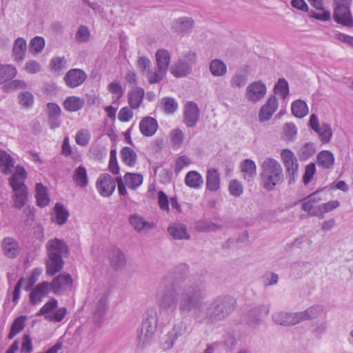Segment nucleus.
<instances>
[{
  "instance_id": "6ab92c4d",
  "label": "nucleus",
  "mask_w": 353,
  "mask_h": 353,
  "mask_svg": "<svg viewBox=\"0 0 353 353\" xmlns=\"http://www.w3.org/2000/svg\"><path fill=\"white\" fill-rule=\"evenodd\" d=\"M278 108V101L274 95H271L259 113V119L261 122L268 121Z\"/></svg>"
},
{
  "instance_id": "37998d69",
  "label": "nucleus",
  "mask_w": 353,
  "mask_h": 353,
  "mask_svg": "<svg viewBox=\"0 0 353 353\" xmlns=\"http://www.w3.org/2000/svg\"><path fill=\"white\" fill-rule=\"evenodd\" d=\"M37 205L40 207H45L48 205L50 198L47 189L41 183L36 184V195Z\"/></svg>"
},
{
  "instance_id": "bf43d9fd",
  "label": "nucleus",
  "mask_w": 353,
  "mask_h": 353,
  "mask_svg": "<svg viewBox=\"0 0 353 353\" xmlns=\"http://www.w3.org/2000/svg\"><path fill=\"white\" fill-rule=\"evenodd\" d=\"M91 134L86 129H81L75 136L76 143L81 146H86L90 140Z\"/></svg>"
},
{
  "instance_id": "4d7b16f0",
  "label": "nucleus",
  "mask_w": 353,
  "mask_h": 353,
  "mask_svg": "<svg viewBox=\"0 0 353 353\" xmlns=\"http://www.w3.org/2000/svg\"><path fill=\"white\" fill-rule=\"evenodd\" d=\"M161 105L166 114H173L178 108V103L174 98L164 97L161 100Z\"/></svg>"
},
{
  "instance_id": "4be33fe9",
  "label": "nucleus",
  "mask_w": 353,
  "mask_h": 353,
  "mask_svg": "<svg viewBox=\"0 0 353 353\" xmlns=\"http://www.w3.org/2000/svg\"><path fill=\"white\" fill-rule=\"evenodd\" d=\"M129 222L132 227L138 232H148L155 226L153 223L145 221L142 216L138 214L130 215Z\"/></svg>"
},
{
  "instance_id": "412c9836",
  "label": "nucleus",
  "mask_w": 353,
  "mask_h": 353,
  "mask_svg": "<svg viewBox=\"0 0 353 353\" xmlns=\"http://www.w3.org/2000/svg\"><path fill=\"white\" fill-rule=\"evenodd\" d=\"M187 332L186 324L180 321L174 325L173 329L168 335V340L163 343L164 349H170L173 347L175 341L179 336L183 335Z\"/></svg>"
},
{
  "instance_id": "c756f323",
  "label": "nucleus",
  "mask_w": 353,
  "mask_h": 353,
  "mask_svg": "<svg viewBox=\"0 0 353 353\" xmlns=\"http://www.w3.org/2000/svg\"><path fill=\"white\" fill-rule=\"evenodd\" d=\"M14 165L13 158L7 152L0 150V172L3 174H10L12 172Z\"/></svg>"
},
{
  "instance_id": "ea45409f",
  "label": "nucleus",
  "mask_w": 353,
  "mask_h": 353,
  "mask_svg": "<svg viewBox=\"0 0 353 353\" xmlns=\"http://www.w3.org/2000/svg\"><path fill=\"white\" fill-rule=\"evenodd\" d=\"M334 163V154L329 150H323L317 156V163L324 168H332Z\"/></svg>"
},
{
  "instance_id": "de8ad7c7",
  "label": "nucleus",
  "mask_w": 353,
  "mask_h": 353,
  "mask_svg": "<svg viewBox=\"0 0 353 353\" xmlns=\"http://www.w3.org/2000/svg\"><path fill=\"white\" fill-rule=\"evenodd\" d=\"M316 152V147L313 143L304 144L298 151L297 154L301 161L308 159Z\"/></svg>"
},
{
  "instance_id": "c03bdc74",
  "label": "nucleus",
  "mask_w": 353,
  "mask_h": 353,
  "mask_svg": "<svg viewBox=\"0 0 353 353\" xmlns=\"http://www.w3.org/2000/svg\"><path fill=\"white\" fill-rule=\"evenodd\" d=\"M291 110L294 116L303 118L307 114L308 108L304 101L299 99L292 103Z\"/></svg>"
},
{
  "instance_id": "393cba45",
  "label": "nucleus",
  "mask_w": 353,
  "mask_h": 353,
  "mask_svg": "<svg viewBox=\"0 0 353 353\" xmlns=\"http://www.w3.org/2000/svg\"><path fill=\"white\" fill-rule=\"evenodd\" d=\"M3 254L8 258H15L19 254V244L13 238L6 237L1 243Z\"/></svg>"
},
{
  "instance_id": "2eb2a0df",
  "label": "nucleus",
  "mask_w": 353,
  "mask_h": 353,
  "mask_svg": "<svg viewBox=\"0 0 353 353\" xmlns=\"http://www.w3.org/2000/svg\"><path fill=\"white\" fill-rule=\"evenodd\" d=\"M272 319L274 323L285 326L301 323L299 312H276L272 314Z\"/></svg>"
},
{
  "instance_id": "8fccbe9b",
  "label": "nucleus",
  "mask_w": 353,
  "mask_h": 353,
  "mask_svg": "<svg viewBox=\"0 0 353 353\" xmlns=\"http://www.w3.org/2000/svg\"><path fill=\"white\" fill-rule=\"evenodd\" d=\"M108 306V296L103 294L97 301L96 308L94 312L95 318L100 320L105 314Z\"/></svg>"
},
{
  "instance_id": "774afa93",
  "label": "nucleus",
  "mask_w": 353,
  "mask_h": 353,
  "mask_svg": "<svg viewBox=\"0 0 353 353\" xmlns=\"http://www.w3.org/2000/svg\"><path fill=\"white\" fill-rule=\"evenodd\" d=\"M20 103L25 107L29 108L32 106L34 102V97L29 92H24L19 96Z\"/></svg>"
},
{
  "instance_id": "4c0bfd02",
  "label": "nucleus",
  "mask_w": 353,
  "mask_h": 353,
  "mask_svg": "<svg viewBox=\"0 0 353 353\" xmlns=\"http://www.w3.org/2000/svg\"><path fill=\"white\" fill-rule=\"evenodd\" d=\"M185 183L191 188L199 189L203 183V179L198 172L192 170L186 174Z\"/></svg>"
},
{
  "instance_id": "4468645a",
  "label": "nucleus",
  "mask_w": 353,
  "mask_h": 353,
  "mask_svg": "<svg viewBox=\"0 0 353 353\" xmlns=\"http://www.w3.org/2000/svg\"><path fill=\"white\" fill-rule=\"evenodd\" d=\"M269 311L268 305H261L252 308L246 314L248 324L252 327H256L261 323L263 316L268 315Z\"/></svg>"
},
{
  "instance_id": "6e6552de",
  "label": "nucleus",
  "mask_w": 353,
  "mask_h": 353,
  "mask_svg": "<svg viewBox=\"0 0 353 353\" xmlns=\"http://www.w3.org/2000/svg\"><path fill=\"white\" fill-rule=\"evenodd\" d=\"M58 301L54 298H51L39 310L37 316H44L46 320L50 322H61L68 313L65 307H59Z\"/></svg>"
},
{
  "instance_id": "ddd939ff",
  "label": "nucleus",
  "mask_w": 353,
  "mask_h": 353,
  "mask_svg": "<svg viewBox=\"0 0 353 353\" xmlns=\"http://www.w3.org/2000/svg\"><path fill=\"white\" fill-rule=\"evenodd\" d=\"M96 187L102 196L108 197L115 190L116 180L114 181L109 174H101L97 181Z\"/></svg>"
},
{
  "instance_id": "9b49d317",
  "label": "nucleus",
  "mask_w": 353,
  "mask_h": 353,
  "mask_svg": "<svg viewBox=\"0 0 353 353\" xmlns=\"http://www.w3.org/2000/svg\"><path fill=\"white\" fill-rule=\"evenodd\" d=\"M72 285L73 280L71 276L68 273L63 272L53 279L52 281L50 283V288L54 294H59L70 291Z\"/></svg>"
},
{
  "instance_id": "79ce46f5",
  "label": "nucleus",
  "mask_w": 353,
  "mask_h": 353,
  "mask_svg": "<svg viewBox=\"0 0 353 353\" xmlns=\"http://www.w3.org/2000/svg\"><path fill=\"white\" fill-rule=\"evenodd\" d=\"M26 50V41L23 38H17L13 47V55L14 59L18 61H21L24 59L25 52Z\"/></svg>"
},
{
  "instance_id": "c9c22d12",
  "label": "nucleus",
  "mask_w": 353,
  "mask_h": 353,
  "mask_svg": "<svg viewBox=\"0 0 353 353\" xmlns=\"http://www.w3.org/2000/svg\"><path fill=\"white\" fill-rule=\"evenodd\" d=\"M84 104V99L79 97L71 96L65 99L63 107L68 112H77L82 109Z\"/></svg>"
},
{
  "instance_id": "09e8293b",
  "label": "nucleus",
  "mask_w": 353,
  "mask_h": 353,
  "mask_svg": "<svg viewBox=\"0 0 353 353\" xmlns=\"http://www.w3.org/2000/svg\"><path fill=\"white\" fill-rule=\"evenodd\" d=\"M26 319V316H20L14 319L8 336L9 339H13L18 333H19L24 328Z\"/></svg>"
},
{
  "instance_id": "9d476101",
  "label": "nucleus",
  "mask_w": 353,
  "mask_h": 353,
  "mask_svg": "<svg viewBox=\"0 0 353 353\" xmlns=\"http://www.w3.org/2000/svg\"><path fill=\"white\" fill-rule=\"evenodd\" d=\"M309 125L318 134L323 143H327L330 141L333 132L329 124L323 123L320 125L317 116L312 114L310 118Z\"/></svg>"
},
{
  "instance_id": "a878e982",
  "label": "nucleus",
  "mask_w": 353,
  "mask_h": 353,
  "mask_svg": "<svg viewBox=\"0 0 353 353\" xmlns=\"http://www.w3.org/2000/svg\"><path fill=\"white\" fill-rule=\"evenodd\" d=\"M27 178V172L24 168L17 165L15 171L9 179V184L12 188L26 187L24 181Z\"/></svg>"
},
{
  "instance_id": "c85d7f7f",
  "label": "nucleus",
  "mask_w": 353,
  "mask_h": 353,
  "mask_svg": "<svg viewBox=\"0 0 353 353\" xmlns=\"http://www.w3.org/2000/svg\"><path fill=\"white\" fill-rule=\"evenodd\" d=\"M14 194L12 196V201L14 202L13 206L20 210L24 206L28 199V190L27 187L12 188Z\"/></svg>"
},
{
  "instance_id": "423d86ee",
  "label": "nucleus",
  "mask_w": 353,
  "mask_h": 353,
  "mask_svg": "<svg viewBox=\"0 0 353 353\" xmlns=\"http://www.w3.org/2000/svg\"><path fill=\"white\" fill-rule=\"evenodd\" d=\"M196 61V54L193 51H188L179 58L176 63L170 68L174 77H184L192 72V66Z\"/></svg>"
},
{
  "instance_id": "7c9ffc66",
  "label": "nucleus",
  "mask_w": 353,
  "mask_h": 353,
  "mask_svg": "<svg viewBox=\"0 0 353 353\" xmlns=\"http://www.w3.org/2000/svg\"><path fill=\"white\" fill-rule=\"evenodd\" d=\"M206 188L211 192H215L220 188V175L216 169L210 168L207 171Z\"/></svg>"
},
{
  "instance_id": "b1692460",
  "label": "nucleus",
  "mask_w": 353,
  "mask_h": 353,
  "mask_svg": "<svg viewBox=\"0 0 353 353\" xmlns=\"http://www.w3.org/2000/svg\"><path fill=\"white\" fill-rule=\"evenodd\" d=\"M141 134L145 137H152L158 129V123L155 119L146 117L141 119L139 123Z\"/></svg>"
},
{
  "instance_id": "a18cd8bd",
  "label": "nucleus",
  "mask_w": 353,
  "mask_h": 353,
  "mask_svg": "<svg viewBox=\"0 0 353 353\" xmlns=\"http://www.w3.org/2000/svg\"><path fill=\"white\" fill-rule=\"evenodd\" d=\"M121 157L123 162L127 165L134 166L137 163V155L131 148H123L121 150Z\"/></svg>"
},
{
  "instance_id": "2f4dec72",
  "label": "nucleus",
  "mask_w": 353,
  "mask_h": 353,
  "mask_svg": "<svg viewBox=\"0 0 353 353\" xmlns=\"http://www.w3.org/2000/svg\"><path fill=\"white\" fill-rule=\"evenodd\" d=\"M145 91L142 88L136 87L128 93V103L132 109L138 108L142 103Z\"/></svg>"
},
{
  "instance_id": "473e14b6",
  "label": "nucleus",
  "mask_w": 353,
  "mask_h": 353,
  "mask_svg": "<svg viewBox=\"0 0 353 353\" xmlns=\"http://www.w3.org/2000/svg\"><path fill=\"white\" fill-rule=\"evenodd\" d=\"M155 57L157 68L167 72L171 59L170 52L165 49H159L157 51Z\"/></svg>"
},
{
  "instance_id": "864d4df0",
  "label": "nucleus",
  "mask_w": 353,
  "mask_h": 353,
  "mask_svg": "<svg viewBox=\"0 0 353 353\" xmlns=\"http://www.w3.org/2000/svg\"><path fill=\"white\" fill-rule=\"evenodd\" d=\"M54 210L56 212V222L59 225H63L68 220L69 213L64 208L63 205L59 203H56Z\"/></svg>"
},
{
  "instance_id": "f257e3e1",
  "label": "nucleus",
  "mask_w": 353,
  "mask_h": 353,
  "mask_svg": "<svg viewBox=\"0 0 353 353\" xmlns=\"http://www.w3.org/2000/svg\"><path fill=\"white\" fill-rule=\"evenodd\" d=\"M205 279L203 276L196 275L188 281L181 294L180 314L192 313L196 321L207 324L226 319L234 309V299L228 295L219 296L208 301L205 307H202V302L205 296Z\"/></svg>"
},
{
  "instance_id": "5701e85b",
  "label": "nucleus",
  "mask_w": 353,
  "mask_h": 353,
  "mask_svg": "<svg viewBox=\"0 0 353 353\" xmlns=\"http://www.w3.org/2000/svg\"><path fill=\"white\" fill-rule=\"evenodd\" d=\"M108 259L111 267L116 270H121L126 265V259L123 252L119 248H113L108 253Z\"/></svg>"
},
{
  "instance_id": "6e6d98bb",
  "label": "nucleus",
  "mask_w": 353,
  "mask_h": 353,
  "mask_svg": "<svg viewBox=\"0 0 353 353\" xmlns=\"http://www.w3.org/2000/svg\"><path fill=\"white\" fill-rule=\"evenodd\" d=\"M50 65L52 71L59 74L62 70L67 68V60L64 57H56L52 59Z\"/></svg>"
},
{
  "instance_id": "5fc2aeb1",
  "label": "nucleus",
  "mask_w": 353,
  "mask_h": 353,
  "mask_svg": "<svg viewBox=\"0 0 353 353\" xmlns=\"http://www.w3.org/2000/svg\"><path fill=\"white\" fill-rule=\"evenodd\" d=\"M194 26V21L191 18L183 17L176 21V30L181 32H189Z\"/></svg>"
},
{
  "instance_id": "cd10ccee",
  "label": "nucleus",
  "mask_w": 353,
  "mask_h": 353,
  "mask_svg": "<svg viewBox=\"0 0 353 353\" xmlns=\"http://www.w3.org/2000/svg\"><path fill=\"white\" fill-rule=\"evenodd\" d=\"M168 232L174 239L189 240L190 236L187 231L186 226L179 223H174L168 228Z\"/></svg>"
},
{
  "instance_id": "338daca9",
  "label": "nucleus",
  "mask_w": 353,
  "mask_h": 353,
  "mask_svg": "<svg viewBox=\"0 0 353 353\" xmlns=\"http://www.w3.org/2000/svg\"><path fill=\"white\" fill-rule=\"evenodd\" d=\"M190 159L185 155H183L178 157L175 161V173H179L184 167L188 166V165H190Z\"/></svg>"
},
{
  "instance_id": "603ef678",
  "label": "nucleus",
  "mask_w": 353,
  "mask_h": 353,
  "mask_svg": "<svg viewBox=\"0 0 353 353\" xmlns=\"http://www.w3.org/2000/svg\"><path fill=\"white\" fill-rule=\"evenodd\" d=\"M247 83V75L243 72L234 73L230 80L232 88H241Z\"/></svg>"
},
{
  "instance_id": "0eeeda50",
  "label": "nucleus",
  "mask_w": 353,
  "mask_h": 353,
  "mask_svg": "<svg viewBox=\"0 0 353 353\" xmlns=\"http://www.w3.org/2000/svg\"><path fill=\"white\" fill-rule=\"evenodd\" d=\"M352 0H333V19L337 23L347 27L353 26V19L350 7Z\"/></svg>"
},
{
  "instance_id": "f704fd0d",
  "label": "nucleus",
  "mask_w": 353,
  "mask_h": 353,
  "mask_svg": "<svg viewBox=\"0 0 353 353\" xmlns=\"http://www.w3.org/2000/svg\"><path fill=\"white\" fill-rule=\"evenodd\" d=\"M323 308L321 305H314L304 311L299 312L301 322L316 319L323 312Z\"/></svg>"
},
{
  "instance_id": "e433bc0d",
  "label": "nucleus",
  "mask_w": 353,
  "mask_h": 353,
  "mask_svg": "<svg viewBox=\"0 0 353 353\" xmlns=\"http://www.w3.org/2000/svg\"><path fill=\"white\" fill-rule=\"evenodd\" d=\"M17 73L14 66L0 63V85L8 82L16 77Z\"/></svg>"
},
{
  "instance_id": "69168bd1",
  "label": "nucleus",
  "mask_w": 353,
  "mask_h": 353,
  "mask_svg": "<svg viewBox=\"0 0 353 353\" xmlns=\"http://www.w3.org/2000/svg\"><path fill=\"white\" fill-rule=\"evenodd\" d=\"M90 35L88 28L85 26H81L76 33V39L81 43H85L89 40Z\"/></svg>"
},
{
  "instance_id": "aec40b11",
  "label": "nucleus",
  "mask_w": 353,
  "mask_h": 353,
  "mask_svg": "<svg viewBox=\"0 0 353 353\" xmlns=\"http://www.w3.org/2000/svg\"><path fill=\"white\" fill-rule=\"evenodd\" d=\"M50 283L43 281L37 284L30 293V302L32 305H37L42 301L50 290Z\"/></svg>"
},
{
  "instance_id": "58836bf2",
  "label": "nucleus",
  "mask_w": 353,
  "mask_h": 353,
  "mask_svg": "<svg viewBox=\"0 0 353 353\" xmlns=\"http://www.w3.org/2000/svg\"><path fill=\"white\" fill-rule=\"evenodd\" d=\"M285 168L286 178L288 181V184L292 185L294 183L298 177L299 163L297 159H294V161L289 162V163H284Z\"/></svg>"
},
{
  "instance_id": "f8f14e48",
  "label": "nucleus",
  "mask_w": 353,
  "mask_h": 353,
  "mask_svg": "<svg viewBox=\"0 0 353 353\" xmlns=\"http://www.w3.org/2000/svg\"><path fill=\"white\" fill-rule=\"evenodd\" d=\"M267 93V87L261 81H256L250 83L245 92L248 101L256 103L261 101Z\"/></svg>"
},
{
  "instance_id": "13d9d810",
  "label": "nucleus",
  "mask_w": 353,
  "mask_h": 353,
  "mask_svg": "<svg viewBox=\"0 0 353 353\" xmlns=\"http://www.w3.org/2000/svg\"><path fill=\"white\" fill-rule=\"evenodd\" d=\"M165 72L157 68V70H148L146 77L150 84L159 83L164 77Z\"/></svg>"
},
{
  "instance_id": "1a4fd4ad",
  "label": "nucleus",
  "mask_w": 353,
  "mask_h": 353,
  "mask_svg": "<svg viewBox=\"0 0 353 353\" xmlns=\"http://www.w3.org/2000/svg\"><path fill=\"white\" fill-rule=\"evenodd\" d=\"M151 314H147L138 330L139 345L141 347L150 341L156 331L157 322L156 314L153 315V311H151Z\"/></svg>"
},
{
  "instance_id": "20e7f679",
  "label": "nucleus",
  "mask_w": 353,
  "mask_h": 353,
  "mask_svg": "<svg viewBox=\"0 0 353 353\" xmlns=\"http://www.w3.org/2000/svg\"><path fill=\"white\" fill-rule=\"evenodd\" d=\"M260 174L261 185L267 191H272L277 185L284 181L283 168L280 163L271 157L264 159L261 165Z\"/></svg>"
},
{
  "instance_id": "e2e57ef3",
  "label": "nucleus",
  "mask_w": 353,
  "mask_h": 353,
  "mask_svg": "<svg viewBox=\"0 0 353 353\" xmlns=\"http://www.w3.org/2000/svg\"><path fill=\"white\" fill-rule=\"evenodd\" d=\"M263 283L265 286L276 285L279 282V276L272 272H267L262 276Z\"/></svg>"
},
{
  "instance_id": "f03ea898",
  "label": "nucleus",
  "mask_w": 353,
  "mask_h": 353,
  "mask_svg": "<svg viewBox=\"0 0 353 353\" xmlns=\"http://www.w3.org/2000/svg\"><path fill=\"white\" fill-rule=\"evenodd\" d=\"M178 292L175 285L170 278H164L157 290V303L159 308L160 316L164 314L168 320H172V314L176 311L177 305L179 306L181 294Z\"/></svg>"
},
{
  "instance_id": "49530a36",
  "label": "nucleus",
  "mask_w": 353,
  "mask_h": 353,
  "mask_svg": "<svg viewBox=\"0 0 353 353\" xmlns=\"http://www.w3.org/2000/svg\"><path fill=\"white\" fill-rule=\"evenodd\" d=\"M73 179L77 185L81 188L86 187L88 183L86 169L82 165L79 166L74 170Z\"/></svg>"
},
{
  "instance_id": "0e129e2a",
  "label": "nucleus",
  "mask_w": 353,
  "mask_h": 353,
  "mask_svg": "<svg viewBox=\"0 0 353 353\" xmlns=\"http://www.w3.org/2000/svg\"><path fill=\"white\" fill-rule=\"evenodd\" d=\"M229 191L231 195L234 196H239L243 194V188L239 181L234 179L230 182Z\"/></svg>"
},
{
  "instance_id": "052dcab7",
  "label": "nucleus",
  "mask_w": 353,
  "mask_h": 353,
  "mask_svg": "<svg viewBox=\"0 0 353 353\" xmlns=\"http://www.w3.org/2000/svg\"><path fill=\"white\" fill-rule=\"evenodd\" d=\"M45 46V41L41 37H35L30 43L29 50L34 53L41 52Z\"/></svg>"
},
{
  "instance_id": "f3484780",
  "label": "nucleus",
  "mask_w": 353,
  "mask_h": 353,
  "mask_svg": "<svg viewBox=\"0 0 353 353\" xmlns=\"http://www.w3.org/2000/svg\"><path fill=\"white\" fill-rule=\"evenodd\" d=\"M85 72L81 69H71L64 77L65 84L70 88H76L81 85L86 79Z\"/></svg>"
},
{
  "instance_id": "72a5a7b5",
  "label": "nucleus",
  "mask_w": 353,
  "mask_h": 353,
  "mask_svg": "<svg viewBox=\"0 0 353 353\" xmlns=\"http://www.w3.org/2000/svg\"><path fill=\"white\" fill-rule=\"evenodd\" d=\"M209 70L212 76L222 77L226 74L228 68L226 64L222 60L214 59L210 61Z\"/></svg>"
},
{
  "instance_id": "7ed1b4c3",
  "label": "nucleus",
  "mask_w": 353,
  "mask_h": 353,
  "mask_svg": "<svg viewBox=\"0 0 353 353\" xmlns=\"http://www.w3.org/2000/svg\"><path fill=\"white\" fill-rule=\"evenodd\" d=\"M46 274L54 276L63 268V258L68 256L69 248L65 242L59 239L49 240L46 244Z\"/></svg>"
},
{
  "instance_id": "39448f33",
  "label": "nucleus",
  "mask_w": 353,
  "mask_h": 353,
  "mask_svg": "<svg viewBox=\"0 0 353 353\" xmlns=\"http://www.w3.org/2000/svg\"><path fill=\"white\" fill-rule=\"evenodd\" d=\"M323 190H316L301 201V208L309 216L322 219L321 202L326 200Z\"/></svg>"
},
{
  "instance_id": "a211bd4d",
  "label": "nucleus",
  "mask_w": 353,
  "mask_h": 353,
  "mask_svg": "<svg viewBox=\"0 0 353 353\" xmlns=\"http://www.w3.org/2000/svg\"><path fill=\"white\" fill-rule=\"evenodd\" d=\"M199 109L194 102H188L185 108L183 121L188 128L196 125L199 118Z\"/></svg>"
},
{
  "instance_id": "dca6fc26",
  "label": "nucleus",
  "mask_w": 353,
  "mask_h": 353,
  "mask_svg": "<svg viewBox=\"0 0 353 353\" xmlns=\"http://www.w3.org/2000/svg\"><path fill=\"white\" fill-rule=\"evenodd\" d=\"M310 4L316 10L320 11L316 12L313 10H310L308 16L315 19L322 21H329L331 19V13L328 10L323 7V0H307Z\"/></svg>"
},
{
  "instance_id": "bb28decb",
  "label": "nucleus",
  "mask_w": 353,
  "mask_h": 353,
  "mask_svg": "<svg viewBox=\"0 0 353 353\" xmlns=\"http://www.w3.org/2000/svg\"><path fill=\"white\" fill-rule=\"evenodd\" d=\"M241 172L245 180L251 181L256 175V165L249 159H245L240 164Z\"/></svg>"
},
{
  "instance_id": "a19ab883",
  "label": "nucleus",
  "mask_w": 353,
  "mask_h": 353,
  "mask_svg": "<svg viewBox=\"0 0 353 353\" xmlns=\"http://www.w3.org/2000/svg\"><path fill=\"white\" fill-rule=\"evenodd\" d=\"M123 180L129 188L135 190L142 184L143 177L141 174L128 172Z\"/></svg>"
},
{
  "instance_id": "680f3d73",
  "label": "nucleus",
  "mask_w": 353,
  "mask_h": 353,
  "mask_svg": "<svg viewBox=\"0 0 353 353\" xmlns=\"http://www.w3.org/2000/svg\"><path fill=\"white\" fill-rule=\"evenodd\" d=\"M274 90L279 93L283 98L286 97L289 93L288 83L285 79H279L275 84Z\"/></svg>"
},
{
  "instance_id": "3c124183",
  "label": "nucleus",
  "mask_w": 353,
  "mask_h": 353,
  "mask_svg": "<svg viewBox=\"0 0 353 353\" xmlns=\"http://www.w3.org/2000/svg\"><path fill=\"white\" fill-rule=\"evenodd\" d=\"M195 229L199 232H210L220 230L221 226L211 221H200L196 223Z\"/></svg>"
}]
</instances>
